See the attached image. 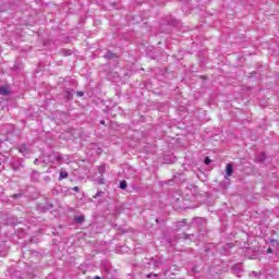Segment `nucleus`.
Returning a JSON list of instances; mask_svg holds the SVG:
<instances>
[{
	"instance_id": "obj_1",
	"label": "nucleus",
	"mask_w": 279,
	"mask_h": 279,
	"mask_svg": "<svg viewBox=\"0 0 279 279\" xmlns=\"http://www.w3.org/2000/svg\"><path fill=\"white\" fill-rule=\"evenodd\" d=\"M232 173H234V168H233L232 163H228L227 169H226V174L228 175V178H230L232 175Z\"/></svg>"
},
{
	"instance_id": "obj_2",
	"label": "nucleus",
	"mask_w": 279,
	"mask_h": 279,
	"mask_svg": "<svg viewBox=\"0 0 279 279\" xmlns=\"http://www.w3.org/2000/svg\"><path fill=\"white\" fill-rule=\"evenodd\" d=\"M105 58H106V60H114V58H117V53L108 51L105 54Z\"/></svg>"
},
{
	"instance_id": "obj_3",
	"label": "nucleus",
	"mask_w": 279,
	"mask_h": 279,
	"mask_svg": "<svg viewBox=\"0 0 279 279\" xmlns=\"http://www.w3.org/2000/svg\"><path fill=\"white\" fill-rule=\"evenodd\" d=\"M73 95H75V90H73V89L65 90L66 99H73Z\"/></svg>"
},
{
	"instance_id": "obj_4",
	"label": "nucleus",
	"mask_w": 279,
	"mask_h": 279,
	"mask_svg": "<svg viewBox=\"0 0 279 279\" xmlns=\"http://www.w3.org/2000/svg\"><path fill=\"white\" fill-rule=\"evenodd\" d=\"M265 160H267V155H265V153H262L258 158H257V162H265Z\"/></svg>"
},
{
	"instance_id": "obj_5",
	"label": "nucleus",
	"mask_w": 279,
	"mask_h": 279,
	"mask_svg": "<svg viewBox=\"0 0 279 279\" xmlns=\"http://www.w3.org/2000/svg\"><path fill=\"white\" fill-rule=\"evenodd\" d=\"M0 95L2 96L10 95V90H8L7 87H0Z\"/></svg>"
},
{
	"instance_id": "obj_6",
	"label": "nucleus",
	"mask_w": 279,
	"mask_h": 279,
	"mask_svg": "<svg viewBox=\"0 0 279 279\" xmlns=\"http://www.w3.org/2000/svg\"><path fill=\"white\" fill-rule=\"evenodd\" d=\"M120 189H122V191H125V189H128V182L125 180H122L120 182Z\"/></svg>"
},
{
	"instance_id": "obj_7",
	"label": "nucleus",
	"mask_w": 279,
	"mask_h": 279,
	"mask_svg": "<svg viewBox=\"0 0 279 279\" xmlns=\"http://www.w3.org/2000/svg\"><path fill=\"white\" fill-rule=\"evenodd\" d=\"M64 178H69V173H68V172H64V171L60 172L59 179H60V180H64Z\"/></svg>"
},
{
	"instance_id": "obj_8",
	"label": "nucleus",
	"mask_w": 279,
	"mask_h": 279,
	"mask_svg": "<svg viewBox=\"0 0 279 279\" xmlns=\"http://www.w3.org/2000/svg\"><path fill=\"white\" fill-rule=\"evenodd\" d=\"M75 221H77V223H84V216L76 217Z\"/></svg>"
},
{
	"instance_id": "obj_9",
	"label": "nucleus",
	"mask_w": 279,
	"mask_h": 279,
	"mask_svg": "<svg viewBox=\"0 0 279 279\" xmlns=\"http://www.w3.org/2000/svg\"><path fill=\"white\" fill-rule=\"evenodd\" d=\"M97 197H104V192L100 191L96 195H94V199H97Z\"/></svg>"
},
{
	"instance_id": "obj_10",
	"label": "nucleus",
	"mask_w": 279,
	"mask_h": 279,
	"mask_svg": "<svg viewBox=\"0 0 279 279\" xmlns=\"http://www.w3.org/2000/svg\"><path fill=\"white\" fill-rule=\"evenodd\" d=\"M211 162H213V160H210V158L207 157V158L205 159V165H210Z\"/></svg>"
},
{
	"instance_id": "obj_11",
	"label": "nucleus",
	"mask_w": 279,
	"mask_h": 279,
	"mask_svg": "<svg viewBox=\"0 0 279 279\" xmlns=\"http://www.w3.org/2000/svg\"><path fill=\"white\" fill-rule=\"evenodd\" d=\"M77 97H84V92H76Z\"/></svg>"
},
{
	"instance_id": "obj_12",
	"label": "nucleus",
	"mask_w": 279,
	"mask_h": 279,
	"mask_svg": "<svg viewBox=\"0 0 279 279\" xmlns=\"http://www.w3.org/2000/svg\"><path fill=\"white\" fill-rule=\"evenodd\" d=\"M56 160H57V162H62V157L61 156H57Z\"/></svg>"
},
{
	"instance_id": "obj_13",
	"label": "nucleus",
	"mask_w": 279,
	"mask_h": 279,
	"mask_svg": "<svg viewBox=\"0 0 279 279\" xmlns=\"http://www.w3.org/2000/svg\"><path fill=\"white\" fill-rule=\"evenodd\" d=\"M104 169H105L104 166L100 167L99 170H98V173L102 174L104 173Z\"/></svg>"
},
{
	"instance_id": "obj_14",
	"label": "nucleus",
	"mask_w": 279,
	"mask_h": 279,
	"mask_svg": "<svg viewBox=\"0 0 279 279\" xmlns=\"http://www.w3.org/2000/svg\"><path fill=\"white\" fill-rule=\"evenodd\" d=\"M73 191H75L76 193H80V187L78 186H74Z\"/></svg>"
},
{
	"instance_id": "obj_15",
	"label": "nucleus",
	"mask_w": 279,
	"mask_h": 279,
	"mask_svg": "<svg viewBox=\"0 0 279 279\" xmlns=\"http://www.w3.org/2000/svg\"><path fill=\"white\" fill-rule=\"evenodd\" d=\"M272 250L271 247L267 248V254H271Z\"/></svg>"
},
{
	"instance_id": "obj_16",
	"label": "nucleus",
	"mask_w": 279,
	"mask_h": 279,
	"mask_svg": "<svg viewBox=\"0 0 279 279\" xmlns=\"http://www.w3.org/2000/svg\"><path fill=\"white\" fill-rule=\"evenodd\" d=\"M100 124H101V125H106V121L101 120V121H100Z\"/></svg>"
},
{
	"instance_id": "obj_17",
	"label": "nucleus",
	"mask_w": 279,
	"mask_h": 279,
	"mask_svg": "<svg viewBox=\"0 0 279 279\" xmlns=\"http://www.w3.org/2000/svg\"><path fill=\"white\" fill-rule=\"evenodd\" d=\"M94 279H104V278H101L99 276H95Z\"/></svg>"
},
{
	"instance_id": "obj_18",
	"label": "nucleus",
	"mask_w": 279,
	"mask_h": 279,
	"mask_svg": "<svg viewBox=\"0 0 279 279\" xmlns=\"http://www.w3.org/2000/svg\"><path fill=\"white\" fill-rule=\"evenodd\" d=\"M34 165H38V159H35Z\"/></svg>"
},
{
	"instance_id": "obj_19",
	"label": "nucleus",
	"mask_w": 279,
	"mask_h": 279,
	"mask_svg": "<svg viewBox=\"0 0 279 279\" xmlns=\"http://www.w3.org/2000/svg\"><path fill=\"white\" fill-rule=\"evenodd\" d=\"M168 272H169V270H166V271H163V275L167 276Z\"/></svg>"
},
{
	"instance_id": "obj_20",
	"label": "nucleus",
	"mask_w": 279,
	"mask_h": 279,
	"mask_svg": "<svg viewBox=\"0 0 279 279\" xmlns=\"http://www.w3.org/2000/svg\"><path fill=\"white\" fill-rule=\"evenodd\" d=\"M154 276H155V278H158V274H155Z\"/></svg>"
},
{
	"instance_id": "obj_21",
	"label": "nucleus",
	"mask_w": 279,
	"mask_h": 279,
	"mask_svg": "<svg viewBox=\"0 0 279 279\" xmlns=\"http://www.w3.org/2000/svg\"><path fill=\"white\" fill-rule=\"evenodd\" d=\"M150 276H153V274L147 275V278H149Z\"/></svg>"
},
{
	"instance_id": "obj_22",
	"label": "nucleus",
	"mask_w": 279,
	"mask_h": 279,
	"mask_svg": "<svg viewBox=\"0 0 279 279\" xmlns=\"http://www.w3.org/2000/svg\"><path fill=\"white\" fill-rule=\"evenodd\" d=\"M13 197H19V195L14 194Z\"/></svg>"
},
{
	"instance_id": "obj_23",
	"label": "nucleus",
	"mask_w": 279,
	"mask_h": 279,
	"mask_svg": "<svg viewBox=\"0 0 279 279\" xmlns=\"http://www.w3.org/2000/svg\"><path fill=\"white\" fill-rule=\"evenodd\" d=\"M20 151H24V148L20 149Z\"/></svg>"
},
{
	"instance_id": "obj_24",
	"label": "nucleus",
	"mask_w": 279,
	"mask_h": 279,
	"mask_svg": "<svg viewBox=\"0 0 279 279\" xmlns=\"http://www.w3.org/2000/svg\"><path fill=\"white\" fill-rule=\"evenodd\" d=\"M156 222L158 223V222H159V220H158V219H156Z\"/></svg>"
}]
</instances>
